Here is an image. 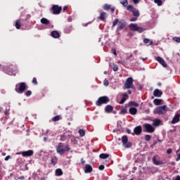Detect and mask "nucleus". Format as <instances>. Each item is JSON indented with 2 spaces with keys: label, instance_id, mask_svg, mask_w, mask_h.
<instances>
[{
  "label": "nucleus",
  "instance_id": "1",
  "mask_svg": "<svg viewBox=\"0 0 180 180\" xmlns=\"http://www.w3.org/2000/svg\"><path fill=\"white\" fill-rule=\"evenodd\" d=\"M70 150H71V148H70V146L66 145L64 147V143H59L56 146V153H58V154H60V155H63L64 153H65L66 151H70Z\"/></svg>",
  "mask_w": 180,
  "mask_h": 180
},
{
  "label": "nucleus",
  "instance_id": "2",
  "mask_svg": "<svg viewBox=\"0 0 180 180\" xmlns=\"http://www.w3.org/2000/svg\"><path fill=\"white\" fill-rule=\"evenodd\" d=\"M133 82H134V79H133V77H128L124 84V89H134V91H136V86H134Z\"/></svg>",
  "mask_w": 180,
  "mask_h": 180
},
{
  "label": "nucleus",
  "instance_id": "3",
  "mask_svg": "<svg viewBox=\"0 0 180 180\" xmlns=\"http://www.w3.org/2000/svg\"><path fill=\"white\" fill-rule=\"evenodd\" d=\"M109 102H110V98L106 96H103L99 97L96 101V105L101 106V105H106L107 103H109Z\"/></svg>",
  "mask_w": 180,
  "mask_h": 180
},
{
  "label": "nucleus",
  "instance_id": "4",
  "mask_svg": "<svg viewBox=\"0 0 180 180\" xmlns=\"http://www.w3.org/2000/svg\"><path fill=\"white\" fill-rule=\"evenodd\" d=\"M25 89H27V87L25 82H20L15 85V91L17 94H23Z\"/></svg>",
  "mask_w": 180,
  "mask_h": 180
},
{
  "label": "nucleus",
  "instance_id": "5",
  "mask_svg": "<svg viewBox=\"0 0 180 180\" xmlns=\"http://www.w3.org/2000/svg\"><path fill=\"white\" fill-rule=\"evenodd\" d=\"M18 72V68L12 65L10 66H7L4 69V72H6V74H8V75H13V74H15V72Z\"/></svg>",
  "mask_w": 180,
  "mask_h": 180
},
{
  "label": "nucleus",
  "instance_id": "6",
  "mask_svg": "<svg viewBox=\"0 0 180 180\" xmlns=\"http://www.w3.org/2000/svg\"><path fill=\"white\" fill-rule=\"evenodd\" d=\"M127 11L131 12L132 15L135 18H139V16H140V12L139 11V10L137 8H134V6H133L131 5H128L127 6Z\"/></svg>",
  "mask_w": 180,
  "mask_h": 180
},
{
  "label": "nucleus",
  "instance_id": "7",
  "mask_svg": "<svg viewBox=\"0 0 180 180\" xmlns=\"http://www.w3.org/2000/svg\"><path fill=\"white\" fill-rule=\"evenodd\" d=\"M122 146L125 147V148H130L131 147V143L129 142V139L127 136L124 135L122 137Z\"/></svg>",
  "mask_w": 180,
  "mask_h": 180
},
{
  "label": "nucleus",
  "instance_id": "8",
  "mask_svg": "<svg viewBox=\"0 0 180 180\" xmlns=\"http://www.w3.org/2000/svg\"><path fill=\"white\" fill-rule=\"evenodd\" d=\"M51 11L53 15H59V13H61V11H63V7L58 5H53Z\"/></svg>",
  "mask_w": 180,
  "mask_h": 180
},
{
  "label": "nucleus",
  "instance_id": "9",
  "mask_svg": "<svg viewBox=\"0 0 180 180\" xmlns=\"http://www.w3.org/2000/svg\"><path fill=\"white\" fill-rule=\"evenodd\" d=\"M155 113L158 115H164L167 113V105L159 106L155 110Z\"/></svg>",
  "mask_w": 180,
  "mask_h": 180
},
{
  "label": "nucleus",
  "instance_id": "10",
  "mask_svg": "<svg viewBox=\"0 0 180 180\" xmlns=\"http://www.w3.org/2000/svg\"><path fill=\"white\" fill-rule=\"evenodd\" d=\"M143 128L146 131V133H154V131H155V129H154L150 124H144Z\"/></svg>",
  "mask_w": 180,
  "mask_h": 180
},
{
  "label": "nucleus",
  "instance_id": "11",
  "mask_svg": "<svg viewBox=\"0 0 180 180\" xmlns=\"http://www.w3.org/2000/svg\"><path fill=\"white\" fill-rule=\"evenodd\" d=\"M127 22L124 20H121L118 22L117 30H122L126 27Z\"/></svg>",
  "mask_w": 180,
  "mask_h": 180
},
{
  "label": "nucleus",
  "instance_id": "12",
  "mask_svg": "<svg viewBox=\"0 0 180 180\" xmlns=\"http://www.w3.org/2000/svg\"><path fill=\"white\" fill-rule=\"evenodd\" d=\"M156 60L160 63V64H161V65H162V67H164L165 68H167V62H165L164 58H162L161 56H158L156 58Z\"/></svg>",
  "mask_w": 180,
  "mask_h": 180
},
{
  "label": "nucleus",
  "instance_id": "13",
  "mask_svg": "<svg viewBox=\"0 0 180 180\" xmlns=\"http://www.w3.org/2000/svg\"><path fill=\"white\" fill-rule=\"evenodd\" d=\"M103 9H104V11H109L110 10L111 12L113 13V12H115V7H112L111 5L105 4L103 5Z\"/></svg>",
  "mask_w": 180,
  "mask_h": 180
},
{
  "label": "nucleus",
  "instance_id": "14",
  "mask_svg": "<svg viewBox=\"0 0 180 180\" xmlns=\"http://www.w3.org/2000/svg\"><path fill=\"white\" fill-rule=\"evenodd\" d=\"M141 131H143V128H141V126L136 127L134 129V132L136 136H140V134H141Z\"/></svg>",
  "mask_w": 180,
  "mask_h": 180
},
{
  "label": "nucleus",
  "instance_id": "15",
  "mask_svg": "<svg viewBox=\"0 0 180 180\" xmlns=\"http://www.w3.org/2000/svg\"><path fill=\"white\" fill-rule=\"evenodd\" d=\"M123 98L121 99L120 102L119 103L120 105H123V103H124V102H126V101H127V99H129V95L126 93H122V94Z\"/></svg>",
  "mask_w": 180,
  "mask_h": 180
},
{
  "label": "nucleus",
  "instance_id": "16",
  "mask_svg": "<svg viewBox=\"0 0 180 180\" xmlns=\"http://www.w3.org/2000/svg\"><path fill=\"white\" fill-rule=\"evenodd\" d=\"M153 95L157 98H161V96H162V91L158 89H156L153 91Z\"/></svg>",
  "mask_w": 180,
  "mask_h": 180
},
{
  "label": "nucleus",
  "instance_id": "17",
  "mask_svg": "<svg viewBox=\"0 0 180 180\" xmlns=\"http://www.w3.org/2000/svg\"><path fill=\"white\" fill-rule=\"evenodd\" d=\"M93 169H92V166H91V165H86L84 167V172L85 174H91V172H92Z\"/></svg>",
  "mask_w": 180,
  "mask_h": 180
},
{
  "label": "nucleus",
  "instance_id": "18",
  "mask_svg": "<svg viewBox=\"0 0 180 180\" xmlns=\"http://www.w3.org/2000/svg\"><path fill=\"white\" fill-rule=\"evenodd\" d=\"M22 157H32L33 155V150H29L22 153Z\"/></svg>",
  "mask_w": 180,
  "mask_h": 180
},
{
  "label": "nucleus",
  "instance_id": "19",
  "mask_svg": "<svg viewBox=\"0 0 180 180\" xmlns=\"http://www.w3.org/2000/svg\"><path fill=\"white\" fill-rule=\"evenodd\" d=\"M107 18L108 15L105 11H102L100 13V15L98 17V19H100V20H102V22H103V20H105Z\"/></svg>",
  "mask_w": 180,
  "mask_h": 180
},
{
  "label": "nucleus",
  "instance_id": "20",
  "mask_svg": "<svg viewBox=\"0 0 180 180\" xmlns=\"http://www.w3.org/2000/svg\"><path fill=\"white\" fill-rule=\"evenodd\" d=\"M152 160L155 165H162L164 164V162H162V160H157L155 156H153Z\"/></svg>",
  "mask_w": 180,
  "mask_h": 180
},
{
  "label": "nucleus",
  "instance_id": "21",
  "mask_svg": "<svg viewBox=\"0 0 180 180\" xmlns=\"http://www.w3.org/2000/svg\"><path fill=\"white\" fill-rule=\"evenodd\" d=\"M180 114H176L172 120V124H175V123H178L179 122Z\"/></svg>",
  "mask_w": 180,
  "mask_h": 180
},
{
  "label": "nucleus",
  "instance_id": "22",
  "mask_svg": "<svg viewBox=\"0 0 180 180\" xmlns=\"http://www.w3.org/2000/svg\"><path fill=\"white\" fill-rule=\"evenodd\" d=\"M51 36L53 39H58L60 37V32H58V31H52L51 32Z\"/></svg>",
  "mask_w": 180,
  "mask_h": 180
},
{
  "label": "nucleus",
  "instance_id": "23",
  "mask_svg": "<svg viewBox=\"0 0 180 180\" xmlns=\"http://www.w3.org/2000/svg\"><path fill=\"white\" fill-rule=\"evenodd\" d=\"M112 111H113V106L110 105H108L105 106V113H112Z\"/></svg>",
  "mask_w": 180,
  "mask_h": 180
},
{
  "label": "nucleus",
  "instance_id": "24",
  "mask_svg": "<svg viewBox=\"0 0 180 180\" xmlns=\"http://www.w3.org/2000/svg\"><path fill=\"white\" fill-rule=\"evenodd\" d=\"M58 162V158L56 156H53L51 159V164L56 165Z\"/></svg>",
  "mask_w": 180,
  "mask_h": 180
},
{
  "label": "nucleus",
  "instance_id": "25",
  "mask_svg": "<svg viewBox=\"0 0 180 180\" xmlns=\"http://www.w3.org/2000/svg\"><path fill=\"white\" fill-rule=\"evenodd\" d=\"M41 23H42V25H45L46 26H49V25H50V20L46 18H42L41 19Z\"/></svg>",
  "mask_w": 180,
  "mask_h": 180
},
{
  "label": "nucleus",
  "instance_id": "26",
  "mask_svg": "<svg viewBox=\"0 0 180 180\" xmlns=\"http://www.w3.org/2000/svg\"><path fill=\"white\" fill-rule=\"evenodd\" d=\"M139 26H137V24L131 23L129 25L130 30H132L133 32H137Z\"/></svg>",
  "mask_w": 180,
  "mask_h": 180
},
{
  "label": "nucleus",
  "instance_id": "27",
  "mask_svg": "<svg viewBox=\"0 0 180 180\" xmlns=\"http://www.w3.org/2000/svg\"><path fill=\"white\" fill-rule=\"evenodd\" d=\"M129 112L130 115H137V108L134 107H131L129 108Z\"/></svg>",
  "mask_w": 180,
  "mask_h": 180
},
{
  "label": "nucleus",
  "instance_id": "28",
  "mask_svg": "<svg viewBox=\"0 0 180 180\" xmlns=\"http://www.w3.org/2000/svg\"><path fill=\"white\" fill-rule=\"evenodd\" d=\"M128 106H135V108H139V106H140V104L136 103V101H129L128 103Z\"/></svg>",
  "mask_w": 180,
  "mask_h": 180
},
{
  "label": "nucleus",
  "instance_id": "29",
  "mask_svg": "<svg viewBox=\"0 0 180 180\" xmlns=\"http://www.w3.org/2000/svg\"><path fill=\"white\" fill-rule=\"evenodd\" d=\"M120 4L122 5V6H124L127 8V6H129V1L127 0H120Z\"/></svg>",
  "mask_w": 180,
  "mask_h": 180
},
{
  "label": "nucleus",
  "instance_id": "30",
  "mask_svg": "<svg viewBox=\"0 0 180 180\" xmlns=\"http://www.w3.org/2000/svg\"><path fill=\"white\" fill-rule=\"evenodd\" d=\"M65 33H67V34H69V33H71V32H72V26H68V27H65Z\"/></svg>",
  "mask_w": 180,
  "mask_h": 180
},
{
  "label": "nucleus",
  "instance_id": "31",
  "mask_svg": "<svg viewBox=\"0 0 180 180\" xmlns=\"http://www.w3.org/2000/svg\"><path fill=\"white\" fill-rule=\"evenodd\" d=\"M161 102H162V100L160 99V98H155L153 101V103L154 105H155L156 106H158L160 105H161Z\"/></svg>",
  "mask_w": 180,
  "mask_h": 180
},
{
  "label": "nucleus",
  "instance_id": "32",
  "mask_svg": "<svg viewBox=\"0 0 180 180\" xmlns=\"http://www.w3.org/2000/svg\"><path fill=\"white\" fill-rule=\"evenodd\" d=\"M99 158H101V160H106V158H109V154L101 153L100 154Z\"/></svg>",
  "mask_w": 180,
  "mask_h": 180
},
{
  "label": "nucleus",
  "instance_id": "33",
  "mask_svg": "<svg viewBox=\"0 0 180 180\" xmlns=\"http://www.w3.org/2000/svg\"><path fill=\"white\" fill-rule=\"evenodd\" d=\"M63 175V170L61 169H56V176H61Z\"/></svg>",
  "mask_w": 180,
  "mask_h": 180
},
{
  "label": "nucleus",
  "instance_id": "34",
  "mask_svg": "<svg viewBox=\"0 0 180 180\" xmlns=\"http://www.w3.org/2000/svg\"><path fill=\"white\" fill-rule=\"evenodd\" d=\"M61 120V115H56L52 118V122H58Z\"/></svg>",
  "mask_w": 180,
  "mask_h": 180
},
{
  "label": "nucleus",
  "instance_id": "35",
  "mask_svg": "<svg viewBox=\"0 0 180 180\" xmlns=\"http://www.w3.org/2000/svg\"><path fill=\"white\" fill-rule=\"evenodd\" d=\"M22 24L20 23V20H18L15 21V27L16 29H20Z\"/></svg>",
  "mask_w": 180,
  "mask_h": 180
},
{
  "label": "nucleus",
  "instance_id": "36",
  "mask_svg": "<svg viewBox=\"0 0 180 180\" xmlns=\"http://www.w3.org/2000/svg\"><path fill=\"white\" fill-rule=\"evenodd\" d=\"M125 113H127V109H126V107H122L121 108V111L120 112V115H125Z\"/></svg>",
  "mask_w": 180,
  "mask_h": 180
},
{
  "label": "nucleus",
  "instance_id": "37",
  "mask_svg": "<svg viewBox=\"0 0 180 180\" xmlns=\"http://www.w3.org/2000/svg\"><path fill=\"white\" fill-rule=\"evenodd\" d=\"M165 1V0H163ZM155 4H157L158 6H162V1L161 0H154Z\"/></svg>",
  "mask_w": 180,
  "mask_h": 180
},
{
  "label": "nucleus",
  "instance_id": "38",
  "mask_svg": "<svg viewBox=\"0 0 180 180\" xmlns=\"http://www.w3.org/2000/svg\"><path fill=\"white\" fill-rule=\"evenodd\" d=\"M161 123V120L156 119L153 121V126H158Z\"/></svg>",
  "mask_w": 180,
  "mask_h": 180
},
{
  "label": "nucleus",
  "instance_id": "39",
  "mask_svg": "<svg viewBox=\"0 0 180 180\" xmlns=\"http://www.w3.org/2000/svg\"><path fill=\"white\" fill-rule=\"evenodd\" d=\"M79 134L80 137H84V136H85V131L84 129H79Z\"/></svg>",
  "mask_w": 180,
  "mask_h": 180
},
{
  "label": "nucleus",
  "instance_id": "40",
  "mask_svg": "<svg viewBox=\"0 0 180 180\" xmlns=\"http://www.w3.org/2000/svg\"><path fill=\"white\" fill-rule=\"evenodd\" d=\"M119 23V19L116 18L113 22H112V27H115Z\"/></svg>",
  "mask_w": 180,
  "mask_h": 180
},
{
  "label": "nucleus",
  "instance_id": "41",
  "mask_svg": "<svg viewBox=\"0 0 180 180\" xmlns=\"http://www.w3.org/2000/svg\"><path fill=\"white\" fill-rule=\"evenodd\" d=\"M173 40H174V41H176V43H180V38L179 37H174Z\"/></svg>",
  "mask_w": 180,
  "mask_h": 180
},
{
  "label": "nucleus",
  "instance_id": "42",
  "mask_svg": "<svg viewBox=\"0 0 180 180\" xmlns=\"http://www.w3.org/2000/svg\"><path fill=\"white\" fill-rule=\"evenodd\" d=\"M145 140L146 141H150L151 140V135H146Z\"/></svg>",
  "mask_w": 180,
  "mask_h": 180
},
{
  "label": "nucleus",
  "instance_id": "43",
  "mask_svg": "<svg viewBox=\"0 0 180 180\" xmlns=\"http://www.w3.org/2000/svg\"><path fill=\"white\" fill-rule=\"evenodd\" d=\"M103 85L105 86H109V81L108 80V79H104L103 80Z\"/></svg>",
  "mask_w": 180,
  "mask_h": 180
},
{
  "label": "nucleus",
  "instance_id": "44",
  "mask_svg": "<svg viewBox=\"0 0 180 180\" xmlns=\"http://www.w3.org/2000/svg\"><path fill=\"white\" fill-rule=\"evenodd\" d=\"M112 70L115 72L118 71L119 67L117 66V65H113Z\"/></svg>",
  "mask_w": 180,
  "mask_h": 180
},
{
  "label": "nucleus",
  "instance_id": "45",
  "mask_svg": "<svg viewBox=\"0 0 180 180\" xmlns=\"http://www.w3.org/2000/svg\"><path fill=\"white\" fill-rule=\"evenodd\" d=\"M136 32H139V33H143V32H144V29H143L142 27H138Z\"/></svg>",
  "mask_w": 180,
  "mask_h": 180
},
{
  "label": "nucleus",
  "instance_id": "46",
  "mask_svg": "<svg viewBox=\"0 0 180 180\" xmlns=\"http://www.w3.org/2000/svg\"><path fill=\"white\" fill-rule=\"evenodd\" d=\"M65 140H67V137L65 136V135H62L60 136V141H65Z\"/></svg>",
  "mask_w": 180,
  "mask_h": 180
},
{
  "label": "nucleus",
  "instance_id": "47",
  "mask_svg": "<svg viewBox=\"0 0 180 180\" xmlns=\"http://www.w3.org/2000/svg\"><path fill=\"white\" fill-rule=\"evenodd\" d=\"M32 84H34V85H37V79H36V77L32 79Z\"/></svg>",
  "mask_w": 180,
  "mask_h": 180
},
{
  "label": "nucleus",
  "instance_id": "48",
  "mask_svg": "<svg viewBox=\"0 0 180 180\" xmlns=\"http://www.w3.org/2000/svg\"><path fill=\"white\" fill-rule=\"evenodd\" d=\"M98 169H100V171H103L105 169V166L103 165H100Z\"/></svg>",
  "mask_w": 180,
  "mask_h": 180
},
{
  "label": "nucleus",
  "instance_id": "49",
  "mask_svg": "<svg viewBox=\"0 0 180 180\" xmlns=\"http://www.w3.org/2000/svg\"><path fill=\"white\" fill-rule=\"evenodd\" d=\"M25 95L26 96H30V95H32V91L30 90L27 91Z\"/></svg>",
  "mask_w": 180,
  "mask_h": 180
},
{
  "label": "nucleus",
  "instance_id": "50",
  "mask_svg": "<svg viewBox=\"0 0 180 180\" xmlns=\"http://www.w3.org/2000/svg\"><path fill=\"white\" fill-rule=\"evenodd\" d=\"M137 18L138 17H134V18H130V22H136V20H137Z\"/></svg>",
  "mask_w": 180,
  "mask_h": 180
},
{
  "label": "nucleus",
  "instance_id": "51",
  "mask_svg": "<svg viewBox=\"0 0 180 180\" xmlns=\"http://www.w3.org/2000/svg\"><path fill=\"white\" fill-rule=\"evenodd\" d=\"M143 43H145L146 44H147L148 43H150V39H147V38H145L143 39Z\"/></svg>",
  "mask_w": 180,
  "mask_h": 180
},
{
  "label": "nucleus",
  "instance_id": "52",
  "mask_svg": "<svg viewBox=\"0 0 180 180\" xmlns=\"http://www.w3.org/2000/svg\"><path fill=\"white\" fill-rule=\"evenodd\" d=\"M111 51H112V54H114V56H117V53H116V49H112L111 50Z\"/></svg>",
  "mask_w": 180,
  "mask_h": 180
},
{
  "label": "nucleus",
  "instance_id": "53",
  "mask_svg": "<svg viewBox=\"0 0 180 180\" xmlns=\"http://www.w3.org/2000/svg\"><path fill=\"white\" fill-rule=\"evenodd\" d=\"M172 153V148H169L167 150V154H171Z\"/></svg>",
  "mask_w": 180,
  "mask_h": 180
},
{
  "label": "nucleus",
  "instance_id": "54",
  "mask_svg": "<svg viewBox=\"0 0 180 180\" xmlns=\"http://www.w3.org/2000/svg\"><path fill=\"white\" fill-rule=\"evenodd\" d=\"M132 1L134 2V4H135V5H137V4L140 2V0H132Z\"/></svg>",
  "mask_w": 180,
  "mask_h": 180
},
{
  "label": "nucleus",
  "instance_id": "55",
  "mask_svg": "<svg viewBox=\"0 0 180 180\" xmlns=\"http://www.w3.org/2000/svg\"><path fill=\"white\" fill-rule=\"evenodd\" d=\"M68 9V6H65L63 8V11L65 12V11H67Z\"/></svg>",
  "mask_w": 180,
  "mask_h": 180
},
{
  "label": "nucleus",
  "instance_id": "56",
  "mask_svg": "<svg viewBox=\"0 0 180 180\" xmlns=\"http://www.w3.org/2000/svg\"><path fill=\"white\" fill-rule=\"evenodd\" d=\"M18 179L23 180L25 179V176H20V177L18 178Z\"/></svg>",
  "mask_w": 180,
  "mask_h": 180
},
{
  "label": "nucleus",
  "instance_id": "57",
  "mask_svg": "<svg viewBox=\"0 0 180 180\" xmlns=\"http://www.w3.org/2000/svg\"><path fill=\"white\" fill-rule=\"evenodd\" d=\"M9 158H11V156L10 155H8L5 158V161H8L9 160Z\"/></svg>",
  "mask_w": 180,
  "mask_h": 180
},
{
  "label": "nucleus",
  "instance_id": "58",
  "mask_svg": "<svg viewBox=\"0 0 180 180\" xmlns=\"http://www.w3.org/2000/svg\"><path fill=\"white\" fill-rule=\"evenodd\" d=\"M127 94H128L129 95H131V90H128V91H127Z\"/></svg>",
  "mask_w": 180,
  "mask_h": 180
},
{
  "label": "nucleus",
  "instance_id": "59",
  "mask_svg": "<svg viewBox=\"0 0 180 180\" xmlns=\"http://www.w3.org/2000/svg\"><path fill=\"white\" fill-rule=\"evenodd\" d=\"M140 60H142L143 61H146L147 60V58H140Z\"/></svg>",
  "mask_w": 180,
  "mask_h": 180
},
{
  "label": "nucleus",
  "instance_id": "60",
  "mask_svg": "<svg viewBox=\"0 0 180 180\" xmlns=\"http://www.w3.org/2000/svg\"><path fill=\"white\" fill-rule=\"evenodd\" d=\"M174 180H180V176H177Z\"/></svg>",
  "mask_w": 180,
  "mask_h": 180
},
{
  "label": "nucleus",
  "instance_id": "61",
  "mask_svg": "<svg viewBox=\"0 0 180 180\" xmlns=\"http://www.w3.org/2000/svg\"><path fill=\"white\" fill-rule=\"evenodd\" d=\"M127 131L128 134H130L131 133V131L130 129H127Z\"/></svg>",
  "mask_w": 180,
  "mask_h": 180
},
{
  "label": "nucleus",
  "instance_id": "62",
  "mask_svg": "<svg viewBox=\"0 0 180 180\" xmlns=\"http://www.w3.org/2000/svg\"><path fill=\"white\" fill-rule=\"evenodd\" d=\"M82 164H85V160H84V159H82Z\"/></svg>",
  "mask_w": 180,
  "mask_h": 180
},
{
  "label": "nucleus",
  "instance_id": "63",
  "mask_svg": "<svg viewBox=\"0 0 180 180\" xmlns=\"http://www.w3.org/2000/svg\"><path fill=\"white\" fill-rule=\"evenodd\" d=\"M5 115H9V112L8 111H6Z\"/></svg>",
  "mask_w": 180,
  "mask_h": 180
},
{
  "label": "nucleus",
  "instance_id": "64",
  "mask_svg": "<svg viewBox=\"0 0 180 180\" xmlns=\"http://www.w3.org/2000/svg\"><path fill=\"white\" fill-rule=\"evenodd\" d=\"M134 53L135 55H137V51H134Z\"/></svg>",
  "mask_w": 180,
  "mask_h": 180
}]
</instances>
